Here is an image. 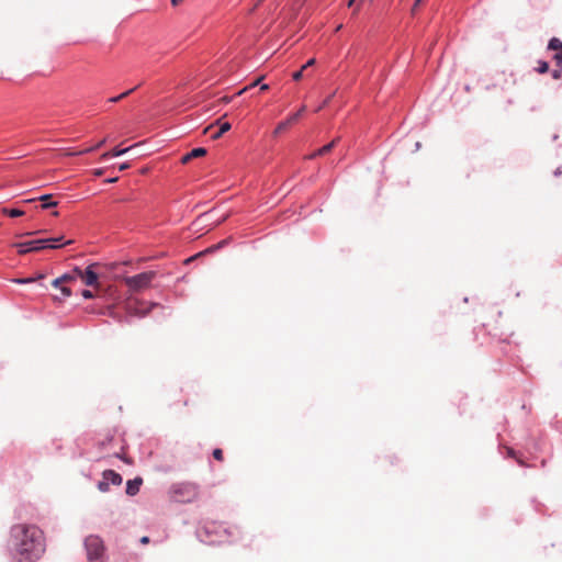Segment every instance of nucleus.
<instances>
[{"instance_id": "f257e3e1", "label": "nucleus", "mask_w": 562, "mask_h": 562, "mask_svg": "<svg viewBox=\"0 0 562 562\" xmlns=\"http://www.w3.org/2000/svg\"><path fill=\"white\" fill-rule=\"evenodd\" d=\"M45 551V535L38 526L15 524L10 528L8 553L13 562H37Z\"/></svg>"}, {"instance_id": "f03ea898", "label": "nucleus", "mask_w": 562, "mask_h": 562, "mask_svg": "<svg viewBox=\"0 0 562 562\" xmlns=\"http://www.w3.org/2000/svg\"><path fill=\"white\" fill-rule=\"evenodd\" d=\"M85 549L89 562H104V543L97 535H90L85 539Z\"/></svg>"}, {"instance_id": "7ed1b4c3", "label": "nucleus", "mask_w": 562, "mask_h": 562, "mask_svg": "<svg viewBox=\"0 0 562 562\" xmlns=\"http://www.w3.org/2000/svg\"><path fill=\"white\" fill-rule=\"evenodd\" d=\"M156 272L155 271H145L132 277H126L124 279V283L128 288L130 291L138 292L144 289H147L151 281L155 279Z\"/></svg>"}, {"instance_id": "20e7f679", "label": "nucleus", "mask_w": 562, "mask_h": 562, "mask_svg": "<svg viewBox=\"0 0 562 562\" xmlns=\"http://www.w3.org/2000/svg\"><path fill=\"white\" fill-rule=\"evenodd\" d=\"M217 529L218 527L215 524H206L196 530V536L203 543L215 544L221 542Z\"/></svg>"}, {"instance_id": "39448f33", "label": "nucleus", "mask_w": 562, "mask_h": 562, "mask_svg": "<svg viewBox=\"0 0 562 562\" xmlns=\"http://www.w3.org/2000/svg\"><path fill=\"white\" fill-rule=\"evenodd\" d=\"M95 263L89 265L85 270L76 267L72 272L76 278H80L86 285L93 286L98 284V273L94 271Z\"/></svg>"}, {"instance_id": "423d86ee", "label": "nucleus", "mask_w": 562, "mask_h": 562, "mask_svg": "<svg viewBox=\"0 0 562 562\" xmlns=\"http://www.w3.org/2000/svg\"><path fill=\"white\" fill-rule=\"evenodd\" d=\"M122 476L114 470H105L102 473V481L98 483L99 491L105 493L110 490V485H121Z\"/></svg>"}, {"instance_id": "0eeeda50", "label": "nucleus", "mask_w": 562, "mask_h": 562, "mask_svg": "<svg viewBox=\"0 0 562 562\" xmlns=\"http://www.w3.org/2000/svg\"><path fill=\"white\" fill-rule=\"evenodd\" d=\"M171 493L177 501L184 502L190 501V497L194 494V491L191 484L178 483L171 486Z\"/></svg>"}, {"instance_id": "6e6552de", "label": "nucleus", "mask_w": 562, "mask_h": 562, "mask_svg": "<svg viewBox=\"0 0 562 562\" xmlns=\"http://www.w3.org/2000/svg\"><path fill=\"white\" fill-rule=\"evenodd\" d=\"M20 255H25L32 251L43 250V246L41 244V239H33L22 243H15L13 245Z\"/></svg>"}, {"instance_id": "1a4fd4ad", "label": "nucleus", "mask_w": 562, "mask_h": 562, "mask_svg": "<svg viewBox=\"0 0 562 562\" xmlns=\"http://www.w3.org/2000/svg\"><path fill=\"white\" fill-rule=\"evenodd\" d=\"M305 109L306 108L303 105V106L300 108V110L297 112L291 114L286 120L281 121L277 125V127L274 128L273 134L274 135H279L282 132H284L289 126L294 124L302 116V114L305 112Z\"/></svg>"}, {"instance_id": "9d476101", "label": "nucleus", "mask_w": 562, "mask_h": 562, "mask_svg": "<svg viewBox=\"0 0 562 562\" xmlns=\"http://www.w3.org/2000/svg\"><path fill=\"white\" fill-rule=\"evenodd\" d=\"M41 244L43 249H58L63 246L72 244V240H64V236L59 237H50V238H42Z\"/></svg>"}, {"instance_id": "9b49d317", "label": "nucleus", "mask_w": 562, "mask_h": 562, "mask_svg": "<svg viewBox=\"0 0 562 562\" xmlns=\"http://www.w3.org/2000/svg\"><path fill=\"white\" fill-rule=\"evenodd\" d=\"M211 217H212L211 212L203 213L192 223V225L201 226V227L214 226V225L221 224L226 218V217H223L221 220L211 221Z\"/></svg>"}, {"instance_id": "f8f14e48", "label": "nucleus", "mask_w": 562, "mask_h": 562, "mask_svg": "<svg viewBox=\"0 0 562 562\" xmlns=\"http://www.w3.org/2000/svg\"><path fill=\"white\" fill-rule=\"evenodd\" d=\"M143 483L140 477H135L133 480H128L126 483V494L130 496H134L139 492V487Z\"/></svg>"}, {"instance_id": "ddd939ff", "label": "nucleus", "mask_w": 562, "mask_h": 562, "mask_svg": "<svg viewBox=\"0 0 562 562\" xmlns=\"http://www.w3.org/2000/svg\"><path fill=\"white\" fill-rule=\"evenodd\" d=\"M206 154V149L203 148V147H196V148H193L191 151H189L188 154H186L182 158H181V161L183 164L188 162L189 160L193 159V158H198V157H202Z\"/></svg>"}, {"instance_id": "4468645a", "label": "nucleus", "mask_w": 562, "mask_h": 562, "mask_svg": "<svg viewBox=\"0 0 562 562\" xmlns=\"http://www.w3.org/2000/svg\"><path fill=\"white\" fill-rule=\"evenodd\" d=\"M74 280H76V277H75L74 272H72V273H65V274H63V276H60V277L56 278V279L52 282V285H53L54 288H59L61 283H64V282H68V281H74Z\"/></svg>"}, {"instance_id": "2eb2a0df", "label": "nucleus", "mask_w": 562, "mask_h": 562, "mask_svg": "<svg viewBox=\"0 0 562 562\" xmlns=\"http://www.w3.org/2000/svg\"><path fill=\"white\" fill-rule=\"evenodd\" d=\"M52 195L50 194H43L40 196V200L43 202L41 207L43 210H47V209H50V207H54L57 205V202L56 201H52Z\"/></svg>"}, {"instance_id": "dca6fc26", "label": "nucleus", "mask_w": 562, "mask_h": 562, "mask_svg": "<svg viewBox=\"0 0 562 562\" xmlns=\"http://www.w3.org/2000/svg\"><path fill=\"white\" fill-rule=\"evenodd\" d=\"M131 148L132 147H127V148H123V149L114 148L112 151L104 153L102 155V159L106 160L112 157L121 156V155L127 153Z\"/></svg>"}, {"instance_id": "f3484780", "label": "nucleus", "mask_w": 562, "mask_h": 562, "mask_svg": "<svg viewBox=\"0 0 562 562\" xmlns=\"http://www.w3.org/2000/svg\"><path fill=\"white\" fill-rule=\"evenodd\" d=\"M548 49L557 50V53L562 52V41L558 37L550 38L548 43Z\"/></svg>"}, {"instance_id": "a211bd4d", "label": "nucleus", "mask_w": 562, "mask_h": 562, "mask_svg": "<svg viewBox=\"0 0 562 562\" xmlns=\"http://www.w3.org/2000/svg\"><path fill=\"white\" fill-rule=\"evenodd\" d=\"M337 142H338V138L333 139L327 145H325V146L321 147L319 149H317V154H321V156H324V155L328 154L335 147Z\"/></svg>"}, {"instance_id": "6ab92c4d", "label": "nucleus", "mask_w": 562, "mask_h": 562, "mask_svg": "<svg viewBox=\"0 0 562 562\" xmlns=\"http://www.w3.org/2000/svg\"><path fill=\"white\" fill-rule=\"evenodd\" d=\"M136 88H132L116 97H112L110 98L108 101L111 102V103H116L119 101H121L122 99L126 98L127 95H130Z\"/></svg>"}, {"instance_id": "aec40b11", "label": "nucleus", "mask_w": 562, "mask_h": 562, "mask_svg": "<svg viewBox=\"0 0 562 562\" xmlns=\"http://www.w3.org/2000/svg\"><path fill=\"white\" fill-rule=\"evenodd\" d=\"M105 140H106V139H105V138H103V139H101L100 142H98V144H97L95 146H93V147H88V148H86V149H83V150H80V151H78V153H75L74 155H83V154L91 153V151H93V150H95V149L100 148L101 146H103V144L105 143Z\"/></svg>"}, {"instance_id": "412c9836", "label": "nucleus", "mask_w": 562, "mask_h": 562, "mask_svg": "<svg viewBox=\"0 0 562 562\" xmlns=\"http://www.w3.org/2000/svg\"><path fill=\"white\" fill-rule=\"evenodd\" d=\"M229 130H231V123H228V122L221 123L220 124V130L216 132L214 137L217 138V137H220L221 135H223L225 132H227Z\"/></svg>"}, {"instance_id": "4be33fe9", "label": "nucleus", "mask_w": 562, "mask_h": 562, "mask_svg": "<svg viewBox=\"0 0 562 562\" xmlns=\"http://www.w3.org/2000/svg\"><path fill=\"white\" fill-rule=\"evenodd\" d=\"M536 70L539 74H546L549 70V63L546 60H539Z\"/></svg>"}, {"instance_id": "5701e85b", "label": "nucleus", "mask_w": 562, "mask_h": 562, "mask_svg": "<svg viewBox=\"0 0 562 562\" xmlns=\"http://www.w3.org/2000/svg\"><path fill=\"white\" fill-rule=\"evenodd\" d=\"M507 454H508V457L514 458L519 465H521V467L526 465L525 462L518 457L517 452L513 448H508Z\"/></svg>"}, {"instance_id": "b1692460", "label": "nucleus", "mask_w": 562, "mask_h": 562, "mask_svg": "<svg viewBox=\"0 0 562 562\" xmlns=\"http://www.w3.org/2000/svg\"><path fill=\"white\" fill-rule=\"evenodd\" d=\"M5 212L10 217H19L24 214V212L20 209H8Z\"/></svg>"}, {"instance_id": "393cba45", "label": "nucleus", "mask_w": 562, "mask_h": 562, "mask_svg": "<svg viewBox=\"0 0 562 562\" xmlns=\"http://www.w3.org/2000/svg\"><path fill=\"white\" fill-rule=\"evenodd\" d=\"M551 76L553 79H560L562 77V66H555L551 71Z\"/></svg>"}, {"instance_id": "a878e982", "label": "nucleus", "mask_w": 562, "mask_h": 562, "mask_svg": "<svg viewBox=\"0 0 562 562\" xmlns=\"http://www.w3.org/2000/svg\"><path fill=\"white\" fill-rule=\"evenodd\" d=\"M231 241V238H226V239H223L221 240L218 244H216L215 246H213L211 248V250H217V249H222L223 247L227 246Z\"/></svg>"}, {"instance_id": "bb28decb", "label": "nucleus", "mask_w": 562, "mask_h": 562, "mask_svg": "<svg viewBox=\"0 0 562 562\" xmlns=\"http://www.w3.org/2000/svg\"><path fill=\"white\" fill-rule=\"evenodd\" d=\"M552 58L555 63V66H562V52L555 53Z\"/></svg>"}, {"instance_id": "cd10ccee", "label": "nucleus", "mask_w": 562, "mask_h": 562, "mask_svg": "<svg viewBox=\"0 0 562 562\" xmlns=\"http://www.w3.org/2000/svg\"><path fill=\"white\" fill-rule=\"evenodd\" d=\"M212 454L213 458L216 459L217 461L223 460V451L220 448L214 449Z\"/></svg>"}, {"instance_id": "c85d7f7f", "label": "nucleus", "mask_w": 562, "mask_h": 562, "mask_svg": "<svg viewBox=\"0 0 562 562\" xmlns=\"http://www.w3.org/2000/svg\"><path fill=\"white\" fill-rule=\"evenodd\" d=\"M303 70L304 69L301 68L300 70L293 72V75H292L293 80L299 81L303 76Z\"/></svg>"}, {"instance_id": "c756f323", "label": "nucleus", "mask_w": 562, "mask_h": 562, "mask_svg": "<svg viewBox=\"0 0 562 562\" xmlns=\"http://www.w3.org/2000/svg\"><path fill=\"white\" fill-rule=\"evenodd\" d=\"M334 94H335L334 92H333L331 94H329V95H328V97L323 101V103L318 106L317 111H319L321 109H323L324 106H326V105L330 102V100H331V98L334 97Z\"/></svg>"}, {"instance_id": "7c9ffc66", "label": "nucleus", "mask_w": 562, "mask_h": 562, "mask_svg": "<svg viewBox=\"0 0 562 562\" xmlns=\"http://www.w3.org/2000/svg\"><path fill=\"white\" fill-rule=\"evenodd\" d=\"M258 83H259V80H256L255 82H252L248 87H245L243 90L238 91L237 95H240L243 92L247 91L248 89H251V88L256 87Z\"/></svg>"}, {"instance_id": "2f4dec72", "label": "nucleus", "mask_w": 562, "mask_h": 562, "mask_svg": "<svg viewBox=\"0 0 562 562\" xmlns=\"http://www.w3.org/2000/svg\"><path fill=\"white\" fill-rule=\"evenodd\" d=\"M60 291L61 293L64 294V296H70L71 295V290L67 286H60Z\"/></svg>"}, {"instance_id": "473e14b6", "label": "nucleus", "mask_w": 562, "mask_h": 562, "mask_svg": "<svg viewBox=\"0 0 562 562\" xmlns=\"http://www.w3.org/2000/svg\"><path fill=\"white\" fill-rule=\"evenodd\" d=\"M81 295L85 297V299H92L93 297V293L92 291L90 290H83Z\"/></svg>"}, {"instance_id": "72a5a7b5", "label": "nucleus", "mask_w": 562, "mask_h": 562, "mask_svg": "<svg viewBox=\"0 0 562 562\" xmlns=\"http://www.w3.org/2000/svg\"><path fill=\"white\" fill-rule=\"evenodd\" d=\"M314 64H315V59H314V58H311V59H308V60H307V61L302 66V68H303V69H306V68H308V67L313 66Z\"/></svg>"}, {"instance_id": "f704fd0d", "label": "nucleus", "mask_w": 562, "mask_h": 562, "mask_svg": "<svg viewBox=\"0 0 562 562\" xmlns=\"http://www.w3.org/2000/svg\"><path fill=\"white\" fill-rule=\"evenodd\" d=\"M321 156V154H317V150H315L314 153L310 154L308 156H306L305 158L306 159H314L316 157Z\"/></svg>"}, {"instance_id": "c9c22d12", "label": "nucleus", "mask_w": 562, "mask_h": 562, "mask_svg": "<svg viewBox=\"0 0 562 562\" xmlns=\"http://www.w3.org/2000/svg\"><path fill=\"white\" fill-rule=\"evenodd\" d=\"M127 168H130V165H128L127 162H123V164H121V165L119 166V170H120V171H123V170H125V169H127Z\"/></svg>"}, {"instance_id": "e433bc0d", "label": "nucleus", "mask_w": 562, "mask_h": 562, "mask_svg": "<svg viewBox=\"0 0 562 562\" xmlns=\"http://www.w3.org/2000/svg\"><path fill=\"white\" fill-rule=\"evenodd\" d=\"M117 179H119L117 177H114V178H109V179H106L105 181H106L108 183H114V182H116V181H117Z\"/></svg>"}, {"instance_id": "4c0bfd02", "label": "nucleus", "mask_w": 562, "mask_h": 562, "mask_svg": "<svg viewBox=\"0 0 562 562\" xmlns=\"http://www.w3.org/2000/svg\"><path fill=\"white\" fill-rule=\"evenodd\" d=\"M422 0H415L414 2V5H413V11L416 10V8L420 4Z\"/></svg>"}, {"instance_id": "58836bf2", "label": "nucleus", "mask_w": 562, "mask_h": 562, "mask_svg": "<svg viewBox=\"0 0 562 562\" xmlns=\"http://www.w3.org/2000/svg\"><path fill=\"white\" fill-rule=\"evenodd\" d=\"M181 1H182V0H171V4H172L173 7H177L178 4H180V3H181Z\"/></svg>"}, {"instance_id": "ea45409f", "label": "nucleus", "mask_w": 562, "mask_h": 562, "mask_svg": "<svg viewBox=\"0 0 562 562\" xmlns=\"http://www.w3.org/2000/svg\"><path fill=\"white\" fill-rule=\"evenodd\" d=\"M140 542L142 543H148L149 542V538L144 536L142 539H140Z\"/></svg>"}, {"instance_id": "a19ab883", "label": "nucleus", "mask_w": 562, "mask_h": 562, "mask_svg": "<svg viewBox=\"0 0 562 562\" xmlns=\"http://www.w3.org/2000/svg\"><path fill=\"white\" fill-rule=\"evenodd\" d=\"M268 89H269V86L267 83H262L261 87H260L261 91H265V90H268Z\"/></svg>"}, {"instance_id": "79ce46f5", "label": "nucleus", "mask_w": 562, "mask_h": 562, "mask_svg": "<svg viewBox=\"0 0 562 562\" xmlns=\"http://www.w3.org/2000/svg\"><path fill=\"white\" fill-rule=\"evenodd\" d=\"M102 172H103V170H102V169H97V170L94 171V175H95V176H101V175H102Z\"/></svg>"}, {"instance_id": "37998d69", "label": "nucleus", "mask_w": 562, "mask_h": 562, "mask_svg": "<svg viewBox=\"0 0 562 562\" xmlns=\"http://www.w3.org/2000/svg\"><path fill=\"white\" fill-rule=\"evenodd\" d=\"M31 281H32V279H25V280H19L18 282L19 283H27V282H31Z\"/></svg>"}, {"instance_id": "c03bdc74", "label": "nucleus", "mask_w": 562, "mask_h": 562, "mask_svg": "<svg viewBox=\"0 0 562 562\" xmlns=\"http://www.w3.org/2000/svg\"><path fill=\"white\" fill-rule=\"evenodd\" d=\"M353 3H355V0H349V1H348V7H349V8H350V7H352V5H353Z\"/></svg>"}, {"instance_id": "a18cd8bd", "label": "nucleus", "mask_w": 562, "mask_h": 562, "mask_svg": "<svg viewBox=\"0 0 562 562\" xmlns=\"http://www.w3.org/2000/svg\"><path fill=\"white\" fill-rule=\"evenodd\" d=\"M560 173H561L560 169H557L555 172H554L555 176H558Z\"/></svg>"}, {"instance_id": "49530a36", "label": "nucleus", "mask_w": 562, "mask_h": 562, "mask_svg": "<svg viewBox=\"0 0 562 562\" xmlns=\"http://www.w3.org/2000/svg\"><path fill=\"white\" fill-rule=\"evenodd\" d=\"M419 147H420V143H419V142H417V143H416V148L418 149Z\"/></svg>"}]
</instances>
